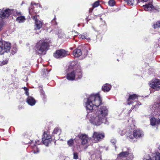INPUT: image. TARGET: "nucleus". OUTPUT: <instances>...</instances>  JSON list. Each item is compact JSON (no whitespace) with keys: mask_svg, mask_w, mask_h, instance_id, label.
Wrapping results in <instances>:
<instances>
[{"mask_svg":"<svg viewBox=\"0 0 160 160\" xmlns=\"http://www.w3.org/2000/svg\"><path fill=\"white\" fill-rule=\"evenodd\" d=\"M102 100L99 94L92 95L88 98L86 103V108L89 110H92L90 122L93 124L100 125L102 123L108 124L109 122L107 120L106 116L108 114V110L106 107L103 106L97 110H92L93 106L98 107L102 104Z\"/></svg>","mask_w":160,"mask_h":160,"instance_id":"f257e3e1","label":"nucleus"},{"mask_svg":"<svg viewBox=\"0 0 160 160\" xmlns=\"http://www.w3.org/2000/svg\"><path fill=\"white\" fill-rule=\"evenodd\" d=\"M49 47V43L45 40H40L36 44L35 48L36 52L40 54H46Z\"/></svg>","mask_w":160,"mask_h":160,"instance_id":"f03ea898","label":"nucleus"},{"mask_svg":"<svg viewBox=\"0 0 160 160\" xmlns=\"http://www.w3.org/2000/svg\"><path fill=\"white\" fill-rule=\"evenodd\" d=\"M11 14L15 16L22 15L21 12H18L16 10L10 9L9 8L5 9L4 8L0 9V18L2 19L7 18Z\"/></svg>","mask_w":160,"mask_h":160,"instance_id":"7ed1b4c3","label":"nucleus"},{"mask_svg":"<svg viewBox=\"0 0 160 160\" xmlns=\"http://www.w3.org/2000/svg\"><path fill=\"white\" fill-rule=\"evenodd\" d=\"M77 76V79H80L82 77V73L81 67L78 66L77 69L67 74V78L69 80L72 81L75 79V76Z\"/></svg>","mask_w":160,"mask_h":160,"instance_id":"20e7f679","label":"nucleus"},{"mask_svg":"<svg viewBox=\"0 0 160 160\" xmlns=\"http://www.w3.org/2000/svg\"><path fill=\"white\" fill-rule=\"evenodd\" d=\"M11 48L10 43L4 41H0V52H2L1 54H2L5 52H8L9 51Z\"/></svg>","mask_w":160,"mask_h":160,"instance_id":"39448f33","label":"nucleus"},{"mask_svg":"<svg viewBox=\"0 0 160 160\" xmlns=\"http://www.w3.org/2000/svg\"><path fill=\"white\" fill-rule=\"evenodd\" d=\"M68 54L67 51L63 49L57 50L56 52L54 53L53 56L55 58H62L67 56Z\"/></svg>","mask_w":160,"mask_h":160,"instance_id":"423d86ee","label":"nucleus"},{"mask_svg":"<svg viewBox=\"0 0 160 160\" xmlns=\"http://www.w3.org/2000/svg\"><path fill=\"white\" fill-rule=\"evenodd\" d=\"M92 137L95 141L98 142L101 140L104 137V135L103 133L94 132Z\"/></svg>","mask_w":160,"mask_h":160,"instance_id":"0eeeda50","label":"nucleus"},{"mask_svg":"<svg viewBox=\"0 0 160 160\" xmlns=\"http://www.w3.org/2000/svg\"><path fill=\"white\" fill-rule=\"evenodd\" d=\"M143 135V134L141 130H135L133 131L132 135H130L129 137L131 139H132L133 138H138L142 137Z\"/></svg>","mask_w":160,"mask_h":160,"instance_id":"6e6552de","label":"nucleus"},{"mask_svg":"<svg viewBox=\"0 0 160 160\" xmlns=\"http://www.w3.org/2000/svg\"><path fill=\"white\" fill-rule=\"evenodd\" d=\"M143 6L144 7V9L146 11H152L153 12H155L156 11L157 12H159V8H157L156 7L153 6L152 4L151 3L148 4V5H143Z\"/></svg>","mask_w":160,"mask_h":160,"instance_id":"1a4fd4ad","label":"nucleus"},{"mask_svg":"<svg viewBox=\"0 0 160 160\" xmlns=\"http://www.w3.org/2000/svg\"><path fill=\"white\" fill-rule=\"evenodd\" d=\"M151 86L153 89L158 90L160 89V81L155 79L151 83Z\"/></svg>","mask_w":160,"mask_h":160,"instance_id":"9d476101","label":"nucleus"},{"mask_svg":"<svg viewBox=\"0 0 160 160\" xmlns=\"http://www.w3.org/2000/svg\"><path fill=\"white\" fill-rule=\"evenodd\" d=\"M78 137L82 140V144L84 145L88 142V137L87 135L85 134L79 133Z\"/></svg>","mask_w":160,"mask_h":160,"instance_id":"9b49d317","label":"nucleus"},{"mask_svg":"<svg viewBox=\"0 0 160 160\" xmlns=\"http://www.w3.org/2000/svg\"><path fill=\"white\" fill-rule=\"evenodd\" d=\"M132 153L129 152V149H128V151L126 152H122L120 153L118 155L117 159L118 160H121L122 158H126L129 155Z\"/></svg>","mask_w":160,"mask_h":160,"instance_id":"f8f14e48","label":"nucleus"},{"mask_svg":"<svg viewBox=\"0 0 160 160\" xmlns=\"http://www.w3.org/2000/svg\"><path fill=\"white\" fill-rule=\"evenodd\" d=\"M150 123L152 126H157L160 124V119L157 120L155 118H152L150 119Z\"/></svg>","mask_w":160,"mask_h":160,"instance_id":"ddd939ff","label":"nucleus"},{"mask_svg":"<svg viewBox=\"0 0 160 160\" xmlns=\"http://www.w3.org/2000/svg\"><path fill=\"white\" fill-rule=\"evenodd\" d=\"M27 102L29 105L31 106L35 105L36 102L35 99L31 96H28L27 98Z\"/></svg>","mask_w":160,"mask_h":160,"instance_id":"4468645a","label":"nucleus"},{"mask_svg":"<svg viewBox=\"0 0 160 160\" xmlns=\"http://www.w3.org/2000/svg\"><path fill=\"white\" fill-rule=\"evenodd\" d=\"M73 54L75 57H78L81 55L82 52L81 49L78 48L73 51Z\"/></svg>","mask_w":160,"mask_h":160,"instance_id":"2eb2a0df","label":"nucleus"},{"mask_svg":"<svg viewBox=\"0 0 160 160\" xmlns=\"http://www.w3.org/2000/svg\"><path fill=\"white\" fill-rule=\"evenodd\" d=\"M138 96L136 94H133L130 95L129 98L128 99V104L130 105L132 103V102L130 101V100H134L137 98Z\"/></svg>","mask_w":160,"mask_h":160,"instance_id":"dca6fc26","label":"nucleus"},{"mask_svg":"<svg viewBox=\"0 0 160 160\" xmlns=\"http://www.w3.org/2000/svg\"><path fill=\"white\" fill-rule=\"evenodd\" d=\"M47 135V134L45 133V132L44 133V134L43 135V137L42 138V141L43 144L46 146H48V144L51 141V140H48V139H45V135Z\"/></svg>","mask_w":160,"mask_h":160,"instance_id":"f3484780","label":"nucleus"},{"mask_svg":"<svg viewBox=\"0 0 160 160\" xmlns=\"http://www.w3.org/2000/svg\"><path fill=\"white\" fill-rule=\"evenodd\" d=\"M21 15H20V16L16 18V21L19 23L23 22L26 20L25 17Z\"/></svg>","mask_w":160,"mask_h":160,"instance_id":"a211bd4d","label":"nucleus"},{"mask_svg":"<svg viewBox=\"0 0 160 160\" xmlns=\"http://www.w3.org/2000/svg\"><path fill=\"white\" fill-rule=\"evenodd\" d=\"M127 3L132 5H136L139 2V0H126Z\"/></svg>","mask_w":160,"mask_h":160,"instance_id":"6ab92c4d","label":"nucleus"},{"mask_svg":"<svg viewBox=\"0 0 160 160\" xmlns=\"http://www.w3.org/2000/svg\"><path fill=\"white\" fill-rule=\"evenodd\" d=\"M35 25L36 27L35 28V29H39L42 27V24L40 21L36 20Z\"/></svg>","mask_w":160,"mask_h":160,"instance_id":"aec40b11","label":"nucleus"},{"mask_svg":"<svg viewBox=\"0 0 160 160\" xmlns=\"http://www.w3.org/2000/svg\"><path fill=\"white\" fill-rule=\"evenodd\" d=\"M78 64V62L76 61H73L70 64V66H69V68H77V69L78 68V66H79L78 65V66L77 65V64Z\"/></svg>","mask_w":160,"mask_h":160,"instance_id":"412c9836","label":"nucleus"},{"mask_svg":"<svg viewBox=\"0 0 160 160\" xmlns=\"http://www.w3.org/2000/svg\"><path fill=\"white\" fill-rule=\"evenodd\" d=\"M108 85L106 84L103 86L102 87V90L104 92H108L110 89L111 87L108 86Z\"/></svg>","mask_w":160,"mask_h":160,"instance_id":"4be33fe9","label":"nucleus"},{"mask_svg":"<svg viewBox=\"0 0 160 160\" xmlns=\"http://www.w3.org/2000/svg\"><path fill=\"white\" fill-rule=\"evenodd\" d=\"M153 160H160V153H156V156L153 158Z\"/></svg>","mask_w":160,"mask_h":160,"instance_id":"5701e85b","label":"nucleus"},{"mask_svg":"<svg viewBox=\"0 0 160 160\" xmlns=\"http://www.w3.org/2000/svg\"><path fill=\"white\" fill-rule=\"evenodd\" d=\"M155 112H159L160 113V102L159 104H157L156 105V108L155 110Z\"/></svg>","mask_w":160,"mask_h":160,"instance_id":"b1692460","label":"nucleus"},{"mask_svg":"<svg viewBox=\"0 0 160 160\" xmlns=\"http://www.w3.org/2000/svg\"><path fill=\"white\" fill-rule=\"evenodd\" d=\"M73 139H71L68 141V144L69 146H72L73 145Z\"/></svg>","mask_w":160,"mask_h":160,"instance_id":"393cba45","label":"nucleus"},{"mask_svg":"<svg viewBox=\"0 0 160 160\" xmlns=\"http://www.w3.org/2000/svg\"><path fill=\"white\" fill-rule=\"evenodd\" d=\"M108 4L111 6H113L115 4V2L114 0H110L108 2Z\"/></svg>","mask_w":160,"mask_h":160,"instance_id":"a878e982","label":"nucleus"},{"mask_svg":"<svg viewBox=\"0 0 160 160\" xmlns=\"http://www.w3.org/2000/svg\"><path fill=\"white\" fill-rule=\"evenodd\" d=\"M73 158L77 159L78 158V153L76 152H74L73 153Z\"/></svg>","mask_w":160,"mask_h":160,"instance_id":"bb28decb","label":"nucleus"},{"mask_svg":"<svg viewBox=\"0 0 160 160\" xmlns=\"http://www.w3.org/2000/svg\"><path fill=\"white\" fill-rule=\"evenodd\" d=\"M56 18L55 17L51 21V23L52 25L55 26L57 25V22L56 21Z\"/></svg>","mask_w":160,"mask_h":160,"instance_id":"cd10ccee","label":"nucleus"},{"mask_svg":"<svg viewBox=\"0 0 160 160\" xmlns=\"http://www.w3.org/2000/svg\"><path fill=\"white\" fill-rule=\"evenodd\" d=\"M60 130L59 128H56L54 129L53 132V133L57 134L58 133V132H60Z\"/></svg>","mask_w":160,"mask_h":160,"instance_id":"c85d7f7f","label":"nucleus"},{"mask_svg":"<svg viewBox=\"0 0 160 160\" xmlns=\"http://www.w3.org/2000/svg\"><path fill=\"white\" fill-rule=\"evenodd\" d=\"M99 1H97L95 2L93 5V8H95L99 6Z\"/></svg>","mask_w":160,"mask_h":160,"instance_id":"c756f323","label":"nucleus"},{"mask_svg":"<svg viewBox=\"0 0 160 160\" xmlns=\"http://www.w3.org/2000/svg\"><path fill=\"white\" fill-rule=\"evenodd\" d=\"M153 26L154 28H156L158 27H160V22H157L156 24L153 25Z\"/></svg>","mask_w":160,"mask_h":160,"instance_id":"7c9ffc66","label":"nucleus"},{"mask_svg":"<svg viewBox=\"0 0 160 160\" xmlns=\"http://www.w3.org/2000/svg\"><path fill=\"white\" fill-rule=\"evenodd\" d=\"M51 137L50 136H48L47 134V135H45V139H48V140H51Z\"/></svg>","mask_w":160,"mask_h":160,"instance_id":"2f4dec72","label":"nucleus"},{"mask_svg":"<svg viewBox=\"0 0 160 160\" xmlns=\"http://www.w3.org/2000/svg\"><path fill=\"white\" fill-rule=\"evenodd\" d=\"M111 142L114 145L115 144L116 142V141L114 139H112L111 140Z\"/></svg>","mask_w":160,"mask_h":160,"instance_id":"473e14b6","label":"nucleus"},{"mask_svg":"<svg viewBox=\"0 0 160 160\" xmlns=\"http://www.w3.org/2000/svg\"><path fill=\"white\" fill-rule=\"evenodd\" d=\"M138 104H136V105H135V106H133L132 108H131V109L132 110V109H133L134 108H137L138 107Z\"/></svg>","mask_w":160,"mask_h":160,"instance_id":"72a5a7b5","label":"nucleus"},{"mask_svg":"<svg viewBox=\"0 0 160 160\" xmlns=\"http://www.w3.org/2000/svg\"><path fill=\"white\" fill-rule=\"evenodd\" d=\"M32 19L34 20H35V21H36V20H38L37 19V16L36 15L33 16L32 17Z\"/></svg>","mask_w":160,"mask_h":160,"instance_id":"f704fd0d","label":"nucleus"},{"mask_svg":"<svg viewBox=\"0 0 160 160\" xmlns=\"http://www.w3.org/2000/svg\"><path fill=\"white\" fill-rule=\"evenodd\" d=\"M8 62V60H6L5 61V62H2V64L4 65V64H7Z\"/></svg>","mask_w":160,"mask_h":160,"instance_id":"c9c22d12","label":"nucleus"},{"mask_svg":"<svg viewBox=\"0 0 160 160\" xmlns=\"http://www.w3.org/2000/svg\"><path fill=\"white\" fill-rule=\"evenodd\" d=\"M28 90L27 91H25V94H26V95L28 96H29V92H28Z\"/></svg>","mask_w":160,"mask_h":160,"instance_id":"e433bc0d","label":"nucleus"},{"mask_svg":"<svg viewBox=\"0 0 160 160\" xmlns=\"http://www.w3.org/2000/svg\"><path fill=\"white\" fill-rule=\"evenodd\" d=\"M81 38L82 39H85L86 38L85 37V36L84 35H82L81 36Z\"/></svg>","mask_w":160,"mask_h":160,"instance_id":"4c0bfd02","label":"nucleus"},{"mask_svg":"<svg viewBox=\"0 0 160 160\" xmlns=\"http://www.w3.org/2000/svg\"><path fill=\"white\" fill-rule=\"evenodd\" d=\"M23 89H24V90L26 91H27L28 90V88H27L26 87H24L23 88Z\"/></svg>","mask_w":160,"mask_h":160,"instance_id":"58836bf2","label":"nucleus"},{"mask_svg":"<svg viewBox=\"0 0 160 160\" xmlns=\"http://www.w3.org/2000/svg\"><path fill=\"white\" fill-rule=\"evenodd\" d=\"M2 23H1L0 22V31L1 29V28H2Z\"/></svg>","mask_w":160,"mask_h":160,"instance_id":"ea45409f","label":"nucleus"},{"mask_svg":"<svg viewBox=\"0 0 160 160\" xmlns=\"http://www.w3.org/2000/svg\"><path fill=\"white\" fill-rule=\"evenodd\" d=\"M36 143L37 144H39V141H36Z\"/></svg>","mask_w":160,"mask_h":160,"instance_id":"a19ab883","label":"nucleus"},{"mask_svg":"<svg viewBox=\"0 0 160 160\" xmlns=\"http://www.w3.org/2000/svg\"><path fill=\"white\" fill-rule=\"evenodd\" d=\"M141 0L142 1L146 2H147V1H148V0Z\"/></svg>","mask_w":160,"mask_h":160,"instance_id":"79ce46f5","label":"nucleus"},{"mask_svg":"<svg viewBox=\"0 0 160 160\" xmlns=\"http://www.w3.org/2000/svg\"><path fill=\"white\" fill-rule=\"evenodd\" d=\"M36 148V149H37V152H39V150L38 149V148Z\"/></svg>","mask_w":160,"mask_h":160,"instance_id":"37998d69","label":"nucleus"},{"mask_svg":"<svg viewBox=\"0 0 160 160\" xmlns=\"http://www.w3.org/2000/svg\"><path fill=\"white\" fill-rule=\"evenodd\" d=\"M93 10V9H90L89 10V12H92V10Z\"/></svg>","mask_w":160,"mask_h":160,"instance_id":"c03bdc74","label":"nucleus"},{"mask_svg":"<svg viewBox=\"0 0 160 160\" xmlns=\"http://www.w3.org/2000/svg\"><path fill=\"white\" fill-rule=\"evenodd\" d=\"M159 149L160 150V146L158 147Z\"/></svg>","mask_w":160,"mask_h":160,"instance_id":"a18cd8bd","label":"nucleus"},{"mask_svg":"<svg viewBox=\"0 0 160 160\" xmlns=\"http://www.w3.org/2000/svg\"><path fill=\"white\" fill-rule=\"evenodd\" d=\"M36 4L35 3H34V4L35 5H36V4Z\"/></svg>","mask_w":160,"mask_h":160,"instance_id":"49530a36","label":"nucleus"},{"mask_svg":"<svg viewBox=\"0 0 160 160\" xmlns=\"http://www.w3.org/2000/svg\"><path fill=\"white\" fill-rule=\"evenodd\" d=\"M32 4H33V2H31V4L32 5Z\"/></svg>","mask_w":160,"mask_h":160,"instance_id":"de8ad7c7","label":"nucleus"},{"mask_svg":"<svg viewBox=\"0 0 160 160\" xmlns=\"http://www.w3.org/2000/svg\"><path fill=\"white\" fill-rule=\"evenodd\" d=\"M36 148V147H34V149H35V148Z\"/></svg>","mask_w":160,"mask_h":160,"instance_id":"09e8293b","label":"nucleus"},{"mask_svg":"<svg viewBox=\"0 0 160 160\" xmlns=\"http://www.w3.org/2000/svg\"><path fill=\"white\" fill-rule=\"evenodd\" d=\"M115 146V148H116V146Z\"/></svg>","mask_w":160,"mask_h":160,"instance_id":"8fccbe9b","label":"nucleus"}]
</instances>
